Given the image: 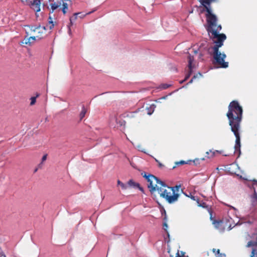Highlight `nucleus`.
I'll return each instance as SVG.
<instances>
[{
  "label": "nucleus",
  "instance_id": "0eeeda50",
  "mask_svg": "<svg viewBox=\"0 0 257 257\" xmlns=\"http://www.w3.org/2000/svg\"><path fill=\"white\" fill-rule=\"evenodd\" d=\"M188 67L189 69H193L194 68V65H193V62L194 60V57L191 55H189L188 56Z\"/></svg>",
  "mask_w": 257,
  "mask_h": 257
},
{
  "label": "nucleus",
  "instance_id": "4468645a",
  "mask_svg": "<svg viewBox=\"0 0 257 257\" xmlns=\"http://www.w3.org/2000/svg\"><path fill=\"white\" fill-rule=\"evenodd\" d=\"M199 2L204 7L205 5L210 6V4L214 1V0H199Z\"/></svg>",
  "mask_w": 257,
  "mask_h": 257
},
{
  "label": "nucleus",
  "instance_id": "e433bc0d",
  "mask_svg": "<svg viewBox=\"0 0 257 257\" xmlns=\"http://www.w3.org/2000/svg\"><path fill=\"white\" fill-rule=\"evenodd\" d=\"M45 30H43L42 29H40L39 30L36 31V32L38 33H43V31H45Z\"/></svg>",
  "mask_w": 257,
  "mask_h": 257
},
{
  "label": "nucleus",
  "instance_id": "ea45409f",
  "mask_svg": "<svg viewBox=\"0 0 257 257\" xmlns=\"http://www.w3.org/2000/svg\"><path fill=\"white\" fill-rule=\"evenodd\" d=\"M0 257H6V255L4 253H2L0 255Z\"/></svg>",
  "mask_w": 257,
  "mask_h": 257
},
{
  "label": "nucleus",
  "instance_id": "cd10ccee",
  "mask_svg": "<svg viewBox=\"0 0 257 257\" xmlns=\"http://www.w3.org/2000/svg\"><path fill=\"white\" fill-rule=\"evenodd\" d=\"M210 152L212 153V155L210 156H208V158L213 157L215 155V152L221 153V152L220 151H215L212 152L211 150H210Z\"/></svg>",
  "mask_w": 257,
  "mask_h": 257
},
{
  "label": "nucleus",
  "instance_id": "a878e982",
  "mask_svg": "<svg viewBox=\"0 0 257 257\" xmlns=\"http://www.w3.org/2000/svg\"><path fill=\"white\" fill-rule=\"evenodd\" d=\"M198 206H201L203 208H207L208 207V205L206 204V203L201 201L200 203L199 202Z\"/></svg>",
  "mask_w": 257,
  "mask_h": 257
},
{
  "label": "nucleus",
  "instance_id": "f704fd0d",
  "mask_svg": "<svg viewBox=\"0 0 257 257\" xmlns=\"http://www.w3.org/2000/svg\"><path fill=\"white\" fill-rule=\"evenodd\" d=\"M153 109H154V108H153ZM153 111H154V109H153L152 110H149H149H148V112H147V113H148V114L149 115H151V114H152V113L153 112Z\"/></svg>",
  "mask_w": 257,
  "mask_h": 257
},
{
  "label": "nucleus",
  "instance_id": "8fccbe9b",
  "mask_svg": "<svg viewBox=\"0 0 257 257\" xmlns=\"http://www.w3.org/2000/svg\"><path fill=\"white\" fill-rule=\"evenodd\" d=\"M37 170H38V169H36L35 170V171H34V172H37Z\"/></svg>",
  "mask_w": 257,
  "mask_h": 257
},
{
  "label": "nucleus",
  "instance_id": "7ed1b4c3",
  "mask_svg": "<svg viewBox=\"0 0 257 257\" xmlns=\"http://www.w3.org/2000/svg\"><path fill=\"white\" fill-rule=\"evenodd\" d=\"M208 5H205L204 6L207 12L206 17L208 26L206 27V30L208 34H213V32H215L217 34H219V32L222 29L221 26L219 25L217 26L216 29H213V27L217 26V18L214 14L212 13L210 8L208 7Z\"/></svg>",
  "mask_w": 257,
  "mask_h": 257
},
{
  "label": "nucleus",
  "instance_id": "aec40b11",
  "mask_svg": "<svg viewBox=\"0 0 257 257\" xmlns=\"http://www.w3.org/2000/svg\"><path fill=\"white\" fill-rule=\"evenodd\" d=\"M171 86V84H166V83L162 84L160 86V88H161L162 89H166L169 88Z\"/></svg>",
  "mask_w": 257,
  "mask_h": 257
},
{
  "label": "nucleus",
  "instance_id": "f257e3e1",
  "mask_svg": "<svg viewBox=\"0 0 257 257\" xmlns=\"http://www.w3.org/2000/svg\"><path fill=\"white\" fill-rule=\"evenodd\" d=\"M227 116L229 120V124L231 126V130L236 138L234 153L238 152L239 155L241 153L240 139L238 131L242 117V108L237 101L234 100L230 102L228 106Z\"/></svg>",
  "mask_w": 257,
  "mask_h": 257
},
{
  "label": "nucleus",
  "instance_id": "c9c22d12",
  "mask_svg": "<svg viewBox=\"0 0 257 257\" xmlns=\"http://www.w3.org/2000/svg\"><path fill=\"white\" fill-rule=\"evenodd\" d=\"M185 162L184 161H181L178 163H177V164H185Z\"/></svg>",
  "mask_w": 257,
  "mask_h": 257
},
{
  "label": "nucleus",
  "instance_id": "f03ea898",
  "mask_svg": "<svg viewBox=\"0 0 257 257\" xmlns=\"http://www.w3.org/2000/svg\"><path fill=\"white\" fill-rule=\"evenodd\" d=\"M210 38L212 40L216 39L213 41L215 45L212 48L213 50V57L215 61V63L220 66V68H226L228 66V62L225 61L226 55L224 53H221L219 51V48L223 45L224 41L226 39V36L224 34H217L215 32H213L212 37Z\"/></svg>",
  "mask_w": 257,
  "mask_h": 257
},
{
  "label": "nucleus",
  "instance_id": "603ef678",
  "mask_svg": "<svg viewBox=\"0 0 257 257\" xmlns=\"http://www.w3.org/2000/svg\"><path fill=\"white\" fill-rule=\"evenodd\" d=\"M49 2L54 1V0H49Z\"/></svg>",
  "mask_w": 257,
  "mask_h": 257
},
{
  "label": "nucleus",
  "instance_id": "6ab92c4d",
  "mask_svg": "<svg viewBox=\"0 0 257 257\" xmlns=\"http://www.w3.org/2000/svg\"><path fill=\"white\" fill-rule=\"evenodd\" d=\"M62 12L65 15L66 13V10L68 9V4L66 3H63L62 4Z\"/></svg>",
  "mask_w": 257,
  "mask_h": 257
},
{
  "label": "nucleus",
  "instance_id": "c756f323",
  "mask_svg": "<svg viewBox=\"0 0 257 257\" xmlns=\"http://www.w3.org/2000/svg\"><path fill=\"white\" fill-rule=\"evenodd\" d=\"M142 175L146 179V180H147V178H148V177L149 176V174H147V173L144 172H142Z\"/></svg>",
  "mask_w": 257,
  "mask_h": 257
},
{
  "label": "nucleus",
  "instance_id": "2f4dec72",
  "mask_svg": "<svg viewBox=\"0 0 257 257\" xmlns=\"http://www.w3.org/2000/svg\"><path fill=\"white\" fill-rule=\"evenodd\" d=\"M255 252H256V249L253 248L252 250V251H251V254L250 255V257L255 256Z\"/></svg>",
  "mask_w": 257,
  "mask_h": 257
},
{
  "label": "nucleus",
  "instance_id": "09e8293b",
  "mask_svg": "<svg viewBox=\"0 0 257 257\" xmlns=\"http://www.w3.org/2000/svg\"><path fill=\"white\" fill-rule=\"evenodd\" d=\"M209 152H206V154H207V155H209Z\"/></svg>",
  "mask_w": 257,
  "mask_h": 257
},
{
  "label": "nucleus",
  "instance_id": "2eb2a0df",
  "mask_svg": "<svg viewBox=\"0 0 257 257\" xmlns=\"http://www.w3.org/2000/svg\"><path fill=\"white\" fill-rule=\"evenodd\" d=\"M192 72H193V69H189L188 73L186 75V76L185 77V79L181 81L180 82V83H182L184 82V81H186L190 77V76L192 74Z\"/></svg>",
  "mask_w": 257,
  "mask_h": 257
},
{
  "label": "nucleus",
  "instance_id": "f8f14e48",
  "mask_svg": "<svg viewBox=\"0 0 257 257\" xmlns=\"http://www.w3.org/2000/svg\"><path fill=\"white\" fill-rule=\"evenodd\" d=\"M127 185L130 187L137 188L139 186L140 184L134 182L133 180H130L127 182Z\"/></svg>",
  "mask_w": 257,
  "mask_h": 257
},
{
  "label": "nucleus",
  "instance_id": "dca6fc26",
  "mask_svg": "<svg viewBox=\"0 0 257 257\" xmlns=\"http://www.w3.org/2000/svg\"><path fill=\"white\" fill-rule=\"evenodd\" d=\"M86 113V109H85L84 105H83L82 107L81 111L80 113V119H82Z\"/></svg>",
  "mask_w": 257,
  "mask_h": 257
},
{
  "label": "nucleus",
  "instance_id": "39448f33",
  "mask_svg": "<svg viewBox=\"0 0 257 257\" xmlns=\"http://www.w3.org/2000/svg\"><path fill=\"white\" fill-rule=\"evenodd\" d=\"M148 177V178H147V180L149 183V184L148 185V187L150 189V192L153 193L156 190L157 187H158L157 184L154 185H153V182L154 181L156 182L157 177L154 175L150 174H149V176Z\"/></svg>",
  "mask_w": 257,
  "mask_h": 257
},
{
  "label": "nucleus",
  "instance_id": "58836bf2",
  "mask_svg": "<svg viewBox=\"0 0 257 257\" xmlns=\"http://www.w3.org/2000/svg\"><path fill=\"white\" fill-rule=\"evenodd\" d=\"M196 75H197V77L199 76L200 77H201L202 75V74L200 72H199L198 74H196Z\"/></svg>",
  "mask_w": 257,
  "mask_h": 257
},
{
  "label": "nucleus",
  "instance_id": "3c124183",
  "mask_svg": "<svg viewBox=\"0 0 257 257\" xmlns=\"http://www.w3.org/2000/svg\"><path fill=\"white\" fill-rule=\"evenodd\" d=\"M175 168H176V166H174L172 169H174Z\"/></svg>",
  "mask_w": 257,
  "mask_h": 257
},
{
  "label": "nucleus",
  "instance_id": "864d4df0",
  "mask_svg": "<svg viewBox=\"0 0 257 257\" xmlns=\"http://www.w3.org/2000/svg\"><path fill=\"white\" fill-rule=\"evenodd\" d=\"M256 232H257V229H256Z\"/></svg>",
  "mask_w": 257,
  "mask_h": 257
},
{
  "label": "nucleus",
  "instance_id": "412c9836",
  "mask_svg": "<svg viewBox=\"0 0 257 257\" xmlns=\"http://www.w3.org/2000/svg\"><path fill=\"white\" fill-rule=\"evenodd\" d=\"M49 20L48 21V23L50 25V26H49V29L50 30H51V29H52L53 28L54 25L52 19V18L50 17H49Z\"/></svg>",
  "mask_w": 257,
  "mask_h": 257
},
{
  "label": "nucleus",
  "instance_id": "a211bd4d",
  "mask_svg": "<svg viewBox=\"0 0 257 257\" xmlns=\"http://www.w3.org/2000/svg\"><path fill=\"white\" fill-rule=\"evenodd\" d=\"M117 185H120L122 189L125 190L127 189V185L121 182L119 180H117Z\"/></svg>",
  "mask_w": 257,
  "mask_h": 257
},
{
  "label": "nucleus",
  "instance_id": "ddd939ff",
  "mask_svg": "<svg viewBox=\"0 0 257 257\" xmlns=\"http://www.w3.org/2000/svg\"><path fill=\"white\" fill-rule=\"evenodd\" d=\"M165 213L166 214V212H165ZM164 222H163V229L166 231L167 235L168 237H169V233L167 230V229L168 228V225L167 223V218H166V215L165 214V216L164 218Z\"/></svg>",
  "mask_w": 257,
  "mask_h": 257
},
{
  "label": "nucleus",
  "instance_id": "20e7f679",
  "mask_svg": "<svg viewBox=\"0 0 257 257\" xmlns=\"http://www.w3.org/2000/svg\"><path fill=\"white\" fill-rule=\"evenodd\" d=\"M180 187V185L168 187L172 192V195L171 192H168L166 189L164 188L158 187L156 190H158L161 197L165 198L168 203H173L178 200L179 195L178 194L175 193V191H177Z\"/></svg>",
  "mask_w": 257,
  "mask_h": 257
},
{
  "label": "nucleus",
  "instance_id": "a18cd8bd",
  "mask_svg": "<svg viewBox=\"0 0 257 257\" xmlns=\"http://www.w3.org/2000/svg\"><path fill=\"white\" fill-rule=\"evenodd\" d=\"M92 12H90L89 13H87L86 15H89Z\"/></svg>",
  "mask_w": 257,
  "mask_h": 257
},
{
  "label": "nucleus",
  "instance_id": "423d86ee",
  "mask_svg": "<svg viewBox=\"0 0 257 257\" xmlns=\"http://www.w3.org/2000/svg\"><path fill=\"white\" fill-rule=\"evenodd\" d=\"M40 0H32L30 1L29 6L36 13L40 11Z\"/></svg>",
  "mask_w": 257,
  "mask_h": 257
},
{
  "label": "nucleus",
  "instance_id": "4c0bfd02",
  "mask_svg": "<svg viewBox=\"0 0 257 257\" xmlns=\"http://www.w3.org/2000/svg\"><path fill=\"white\" fill-rule=\"evenodd\" d=\"M208 211L210 214V218L212 219V211L210 209H209Z\"/></svg>",
  "mask_w": 257,
  "mask_h": 257
},
{
  "label": "nucleus",
  "instance_id": "a19ab883",
  "mask_svg": "<svg viewBox=\"0 0 257 257\" xmlns=\"http://www.w3.org/2000/svg\"><path fill=\"white\" fill-rule=\"evenodd\" d=\"M158 165L160 167H162L164 166V165L160 162H159Z\"/></svg>",
  "mask_w": 257,
  "mask_h": 257
},
{
  "label": "nucleus",
  "instance_id": "49530a36",
  "mask_svg": "<svg viewBox=\"0 0 257 257\" xmlns=\"http://www.w3.org/2000/svg\"><path fill=\"white\" fill-rule=\"evenodd\" d=\"M166 97H167V96H164V97H162V98H163V99H165Z\"/></svg>",
  "mask_w": 257,
  "mask_h": 257
},
{
  "label": "nucleus",
  "instance_id": "de8ad7c7",
  "mask_svg": "<svg viewBox=\"0 0 257 257\" xmlns=\"http://www.w3.org/2000/svg\"><path fill=\"white\" fill-rule=\"evenodd\" d=\"M155 161L158 162L159 163V162H160L158 160H157L156 159H155Z\"/></svg>",
  "mask_w": 257,
  "mask_h": 257
},
{
  "label": "nucleus",
  "instance_id": "7c9ffc66",
  "mask_svg": "<svg viewBox=\"0 0 257 257\" xmlns=\"http://www.w3.org/2000/svg\"><path fill=\"white\" fill-rule=\"evenodd\" d=\"M191 198L194 200V201H196L197 203H199V199L195 196H192V195H191Z\"/></svg>",
  "mask_w": 257,
  "mask_h": 257
},
{
  "label": "nucleus",
  "instance_id": "5701e85b",
  "mask_svg": "<svg viewBox=\"0 0 257 257\" xmlns=\"http://www.w3.org/2000/svg\"><path fill=\"white\" fill-rule=\"evenodd\" d=\"M253 192H257V181L254 180L252 183Z\"/></svg>",
  "mask_w": 257,
  "mask_h": 257
},
{
  "label": "nucleus",
  "instance_id": "6e6552de",
  "mask_svg": "<svg viewBox=\"0 0 257 257\" xmlns=\"http://www.w3.org/2000/svg\"><path fill=\"white\" fill-rule=\"evenodd\" d=\"M79 14H80V13H75L74 14L73 17H72L70 18V24L68 25V27L69 28V34H70V33H71V30H70V26H72L73 25V21H75V20H76L77 19V16Z\"/></svg>",
  "mask_w": 257,
  "mask_h": 257
},
{
  "label": "nucleus",
  "instance_id": "37998d69",
  "mask_svg": "<svg viewBox=\"0 0 257 257\" xmlns=\"http://www.w3.org/2000/svg\"><path fill=\"white\" fill-rule=\"evenodd\" d=\"M21 1L22 3H25L27 1V0H21Z\"/></svg>",
  "mask_w": 257,
  "mask_h": 257
},
{
  "label": "nucleus",
  "instance_id": "393cba45",
  "mask_svg": "<svg viewBox=\"0 0 257 257\" xmlns=\"http://www.w3.org/2000/svg\"><path fill=\"white\" fill-rule=\"evenodd\" d=\"M47 154H45V155H44L43 156V157H42V162H41V163H40V164L38 165V167H39V168L41 167V166H42V164H43V162L44 161H45L47 159Z\"/></svg>",
  "mask_w": 257,
  "mask_h": 257
},
{
  "label": "nucleus",
  "instance_id": "72a5a7b5",
  "mask_svg": "<svg viewBox=\"0 0 257 257\" xmlns=\"http://www.w3.org/2000/svg\"><path fill=\"white\" fill-rule=\"evenodd\" d=\"M138 188L141 192H142L143 193L144 192V190L143 189V187H142L140 185H139V186L137 188Z\"/></svg>",
  "mask_w": 257,
  "mask_h": 257
},
{
  "label": "nucleus",
  "instance_id": "c85d7f7f",
  "mask_svg": "<svg viewBox=\"0 0 257 257\" xmlns=\"http://www.w3.org/2000/svg\"><path fill=\"white\" fill-rule=\"evenodd\" d=\"M36 97H32L31 98V103H30V104L31 105H33L35 104V103L36 102Z\"/></svg>",
  "mask_w": 257,
  "mask_h": 257
},
{
  "label": "nucleus",
  "instance_id": "c03bdc74",
  "mask_svg": "<svg viewBox=\"0 0 257 257\" xmlns=\"http://www.w3.org/2000/svg\"><path fill=\"white\" fill-rule=\"evenodd\" d=\"M181 253H182V255H183V256H182V257H184V254H185V253H184V252H181Z\"/></svg>",
  "mask_w": 257,
  "mask_h": 257
},
{
  "label": "nucleus",
  "instance_id": "b1692460",
  "mask_svg": "<svg viewBox=\"0 0 257 257\" xmlns=\"http://www.w3.org/2000/svg\"><path fill=\"white\" fill-rule=\"evenodd\" d=\"M213 251L214 253H215V254H217L218 256H225V254H222V253L220 254L219 249H217L216 250V249H213Z\"/></svg>",
  "mask_w": 257,
  "mask_h": 257
},
{
  "label": "nucleus",
  "instance_id": "79ce46f5",
  "mask_svg": "<svg viewBox=\"0 0 257 257\" xmlns=\"http://www.w3.org/2000/svg\"><path fill=\"white\" fill-rule=\"evenodd\" d=\"M176 257H182L180 255H179V252H177V253L176 254Z\"/></svg>",
  "mask_w": 257,
  "mask_h": 257
},
{
  "label": "nucleus",
  "instance_id": "bb28decb",
  "mask_svg": "<svg viewBox=\"0 0 257 257\" xmlns=\"http://www.w3.org/2000/svg\"><path fill=\"white\" fill-rule=\"evenodd\" d=\"M63 3H64V0H58L55 2V4H56V5L58 6V7H59L62 5Z\"/></svg>",
  "mask_w": 257,
  "mask_h": 257
},
{
  "label": "nucleus",
  "instance_id": "4be33fe9",
  "mask_svg": "<svg viewBox=\"0 0 257 257\" xmlns=\"http://www.w3.org/2000/svg\"><path fill=\"white\" fill-rule=\"evenodd\" d=\"M58 8H59L58 6L56 4H55V3L51 4V8L52 13L54 12V10H55L56 9H57Z\"/></svg>",
  "mask_w": 257,
  "mask_h": 257
},
{
  "label": "nucleus",
  "instance_id": "473e14b6",
  "mask_svg": "<svg viewBox=\"0 0 257 257\" xmlns=\"http://www.w3.org/2000/svg\"><path fill=\"white\" fill-rule=\"evenodd\" d=\"M197 77V75H194L193 76V77H192V78L189 81V82H188V83H192L193 81V79L196 78Z\"/></svg>",
  "mask_w": 257,
  "mask_h": 257
},
{
  "label": "nucleus",
  "instance_id": "1a4fd4ad",
  "mask_svg": "<svg viewBox=\"0 0 257 257\" xmlns=\"http://www.w3.org/2000/svg\"><path fill=\"white\" fill-rule=\"evenodd\" d=\"M29 27L30 28V30L33 32H36V31L39 30L40 29L46 30V27L45 26L41 27L40 25L38 26H29Z\"/></svg>",
  "mask_w": 257,
  "mask_h": 257
},
{
  "label": "nucleus",
  "instance_id": "9d476101",
  "mask_svg": "<svg viewBox=\"0 0 257 257\" xmlns=\"http://www.w3.org/2000/svg\"><path fill=\"white\" fill-rule=\"evenodd\" d=\"M250 198L252 205H255L257 202V192H254L253 194L250 196Z\"/></svg>",
  "mask_w": 257,
  "mask_h": 257
},
{
  "label": "nucleus",
  "instance_id": "f3484780",
  "mask_svg": "<svg viewBox=\"0 0 257 257\" xmlns=\"http://www.w3.org/2000/svg\"><path fill=\"white\" fill-rule=\"evenodd\" d=\"M156 183L157 184H159L160 185H161L162 187H169L165 182H164L163 181L160 180L157 177V180H156Z\"/></svg>",
  "mask_w": 257,
  "mask_h": 257
},
{
  "label": "nucleus",
  "instance_id": "9b49d317",
  "mask_svg": "<svg viewBox=\"0 0 257 257\" xmlns=\"http://www.w3.org/2000/svg\"><path fill=\"white\" fill-rule=\"evenodd\" d=\"M36 37L38 38L39 39H40L41 38V37H39V36H37L36 37H35V36L30 37V38H29L28 39H27L26 40L25 43L26 44H31L33 42H34L36 40Z\"/></svg>",
  "mask_w": 257,
  "mask_h": 257
}]
</instances>
